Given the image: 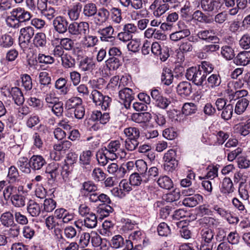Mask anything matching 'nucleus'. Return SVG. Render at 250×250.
Here are the masks:
<instances>
[{
  "label": "nucleus",
  "mask_w": 250,
  "mask_h": 250,
  "mask_svg": "<svg viewBox=\"0 0 250 250\" xmlns=\"http://www.w3.org/2000/svg\"><path fill=\"white\" fill-rule=\"evenodd\" d=\"M214 67L213 65L208 62H202L198 65V72L194 84L197 86H203L207 84V75L212 72Z\"/></svg>",
  "instance_id": "nucleus-1"
},
{
  "label": "nucleus",
  "mask_w": 250,
  "mask_h": 250,
  "mask_svg": "<svg viewBox=\"0 0 250 250\" xmlns=\"http://www.w3.org/2000/svg\"><path fill=\"white\" fill-rule=\"evenodd\" d=\"M68 33L75 37H80L89 32V25L86 21H74L69 24Z\"/></svg>",
  "instance_id": "nucleus-2"
},
{
  "label": "nucleus",
  "mask_w": 250,
  "mask_h": 250,
  "mask_svg": "<svg viewBox=\"0 0 250 250\" xmlns=\"http://www.w3.org/2000/svg\"><path fill=\"white\" fill-rule=\"evenodd\" d=\"M90 98L96 106H99L103 110H106L110 106L112 99L108 96L104 95L99 91L93 90Z\"/></svg>",
  "instance_id": "nucleus-3"
},
{
  "label": "nucleus",
  "mask_w": 250,
  "mask_h": 250,
  "mask_svg": "<svg viewBox=\"0 0 250 250\" xmlns=\"http://www.w3.org/2000/svg\"><path fill=\"white\" fill-rule=\"evenodd\" d=\"M223 40L228 44L222 46L221 55L227 61L233 60L235 54L234 45L232 43L233 38L230 36H227L224 37Z\"/></svg>",
  "instance_id": "nucleus-4"
},
{
  "label": "nucleus",
  "mask_w": 250,
  "mask_h": 250,
  "mask_svg": "<svg viewBox=\"0 0 250 250\" xmlns=\"http://www.w3.org/2000/svg\"><path fill=\"white\" fill-rule=\"evenodd\" d=\"M138 33V28L134 23H127L125 24L123 27L122 31L119 33L117 35L118 39L123 42L130 41L133 35Z\"/></svg>",
  "instance_id": "nucleus-5"
},
{
  "label": "nucleus",
  "mask_w": 250,
  "mask_h": 250,
  "mask_svg": "<svg viewBox=\"0 0 250 250\" xmlns=\"http://www.w3.org/2000/svg\"><path fill=\"white\" fill-rule=\"evenodd\" d=\"M35 30L31 26H27L20 29L19 44L21 47H27L31 39L35 36Z\"/></svg>",
  "instance_id": "nucleus-6"
},
{
  "label": "nucleus",
  "mask_w": 250,
  "mask_h": 250,
  "mask_svg": "<svg viewBox=\"0 0 250 250\" xmlns=\"http://www.w3.org/2000/svg\"><path fill=\"white\" fill-rule=\"evenodd\" d=\"M150 95L155 105L161 109H167L171 103L169 99L164 97L158 89H152Z\"/></svg>",
  "instance_id": "nucleus-7"
},
{
  "label": "nucleus",
  "mask_w": 250,
  "mask_h": 250,
  "mask_svg": "<svg viewBox=\"0 0 250 250\" xmlns=\"http://www.w3.org/2000/svg\"><path fill=\"white\" fill-rule=\"evenodd\" d=\"M170 6L168 3H162L158 0H154L149 6V10L152 12L156 18H160L169 9Z\"/></svg>",
  "instance_id": "nucleus-8"
},
{
  "label": "nucleus",
  "mask_w": 250,
  "mask_h": 250,
  "mask_svg": "<svg viewBox=\"0 0 250 250\" xmlns=\"http://www.w3.org/2000/svg\"><path fill=\"white\" fill-rule=\"evenodd\" d=\"M119 97L124 106L126 109L130 107L131 103L134 98V94L132 90L129 88H124L118 92Z\"/></svg>",
  "instance_id": "nucleus-9"
},
{
  "label": "nucleus",
  "mask_w": 250,
  "mask_h": 250,
  "mask_svg": "<svg viewBox=\"0 0 250 250\" xmlns=\"http://www.w3.org/2000/svg\"><path fill=\"white\" fill-rule=\"evenodd\" d=\"M214 34L215 33L213 29H203L198 32V37L200 41L206 42H211L212 43H219L220 39Z\"/></svg>",
  "instance_id": "nucleus-10"
},
{
  "label": "nucleus",
  "mask_w": 250,
  "mask_h": 250,
  "mask_svg": "<svg viewBox=\"0 0 250 250\" xmlns=\"http://www.w3.org/2000/svg\"><path fill=\"white\" fill-rule=\"evenodd\" d=\"M53 25L55 30L60 34H63L68 31V22L66 19L61 16H58L54 18Z\"/></svg>",
  "instance_id": "nucleus-11"
},
{
  "label": "nucleus",
  "mask_w": 250,
  "mask_h": 250,
  "mask_svg": "<svg viewBox=\"0 0 250 250\" xmlns=\"http://www.w3.org/2000/svg\"><path fill=\"white\" fill-rule=\"evenodd\" d=\"M11 11L14 13L16 18L20 23L29 21L32 17V15L30 12L21 7L14 8Z\"/></svg>",
  "instance_id": "nucleus-12"
},
{
  "label": "nucleus",
  "mask_w": 250,
  "mask_h": 250,
  "mask_svg": "<svg viewBox=\"0 0 250 250\" xmlns=\"http://www.w3.org/2000/svg\"><path fill=\"white\" fill-rule=\"evenodd\" d=\"M81 192L84 196L88 197L90 201V197L92 194L96 193L99 191L98 186L92 181H87L82 184L81 189Z\"/></svg>",
  "instance_id": "nucleus-13"
},
{
  "label": "nucleus",
  "mask_w": 250,
  "mask_h": 250,
  "mask_svg": "<svg viewBox=\"0 0 250 250\" xmlns=\"http://www.w3.org/2000/svg\"><path fill=\"white\" fill-rule=\"evenodd\" d=\"M176 91L178 94L183 98L189 97L192 92V85L188 82H181L177 85Z\"/></svg>",
  "instance_id": "nucleus-14"
},
{
  "label": "nucleus",
  "mask_w": 250,
  "mask_h": 250,
  "mask_svg": "<svg viewBox=\"0 0 250 250\" xmlns=\"http://www.w3.org/2000/svg\"><path fill=\"white\" fill-rule=\"evenodd\" d=\"M30 160L31 169L34 171L41 169L47 164L45 158L41 155H33Z\"/></svg>",
  "instance_id": "nucleus-15"
},
{
  "label": "nucleus",
  "mask_w": 250,
  "mask_h": 250,
  "mask_svg": "<svg viewBox=\"0 0 250 250\" xmlns=\"http://www.w3.org/2000/svg\"><path fill=\"white\" fill-rule=\"evenodd\" d=\"M98 33L101 36L100 38L102 42L113 41L115 40V38L113 36L114 29L111 25L99 29Z\"/></svg>",
  "instance_id": "nucleus-16"
},
{
  "label": "nucleus",
  "mask_w": 250,
  "mask_h": 250,
  "mask_svg": "<svg viewBox=\"0 0 250 250\" xmlns=\"http://www.w3.org/2000/svg\"><path fill=\"white\" fill-rule=\"evenodd\" d=\"M90 202L94 203H101V205H109L111 204L109 197L106 194L98 191L96 193L92 194L90 197Z\"/></svg>",
  "instance_id": "nucleus-17"
},
{
  "label": "nucleus",
  "mask_w": 250,
  "mask_h": 250,
  "mask_svg": "<svg viewBox=\"0 0 250 250\" xmlns=\"http://www.w3.org/2000/svg\"><path fill=\"white\" fill-rule=\"evenodd\" d=\"M60 171L59 164L52 162L47 165L45 172L49 175L50 179L55 180L59 175Z\"/></svg>",
  "instance_id": "nucleus-18"
},
{
  "label": "nucleus",
  "mask_w": 250,
  "mask_h": 250,
  "mask_svg": "<svg viewBox=\"0 0 250 250\" xmlns=\"http://www.w3.org/2000/svg\"><path fill=\"white\" fill-rule=\"evenodd\" d=\"M79 67L83 71L92 72L95 69L96 63L93 59L86 57L81 60Z\"/></svg>",
  "instance_id": "nucleus-19"
},
{
  "label": "nucleus",
  "mask_w": 250,
  "mask_h": 250,
  "mask_svg": "<svg viewBox=\"0 0 250 250\" xmlns=\"http://www.w3.org/2000/svg\"><path fill=\"white\" fill-rule=\"evenodd\" d=\"M233 62L237 65H247L250 62V52L246 51L239 52L234 57Z\"/></svg>",
  "instance_id": "nucleus-20"
},
{
  "label": "nucleus",
  "mask_w": 250,
  "mask_h": 250,
  "mask_svg": "<svg viewBox=\"0 0 250 250\" xmlns=\"http://www.w3.org/2000/svg\"><path fill=\"white\" fill-rule=\"evenodd\" d=\"M47 40L46 37L44 33L39 32L36 33L33 40L34 46L40 49L46 47Z\"/></svg>",
  "instance_id": "nucleus-21"
},
{
  "label": "nucleus",
  "mask_w": 250,
  "mask_h": 250,
  "mask_svg": "<svg viewBox=\"0 0 250 250\" xmlns=\"http://www.w3.org/2000/svg\"><path fill=\"white\" fill-rule=\"evenodd\" d=\"M10 93L15 104L19 106L23 104L24 102V98L20 88L18 87L11 88Z\"/></svg>",
  "instance_id": "nucleus-22"
},
{
  "label": "nucleus",
  "mask_w": 250,
  "mask_h": 250,
  "mask_svg": "<svg viewBox=\"0 0 250 250\" xmlns=\"http://www.w3.org/2000/svg\"><path fill=\"white\" fill-rule=\"evenodd\" d=\"M121 146L120 143L118 140L111 141L106 146L103 147L104 151L111 155V159H116L118 156L116 152L119 149Z\"/></svg>",
  "instance_id": "nucleus-23"
},
{
  "label": "nucleus",
  "mask_w": 250,
  "mask_h": 250,
  "mask_svg": "<svg viewBox=\"0 0 250 250\" xmlns=\"http://www.w3.org/2000/svg\"><path fill=\"white\" fill-rule=\"evenodd\" d=\"M91 118L93 121L99 122L100 123L103 125L108 123L110 119L108 113L104 112L102 113L101 111L98 110L93 111Z\"/></svg>",
  "instance_id": "nucleus-24"
},
{
  "label": "nucleus",
  "mask_w": 250,
  "mask_h": 250,
  "mask_svg": "<svg viewBox=\"0 0 250 250\" xmlns=\"http://www.w3.org/2000/svg\"><path fill=\"white\" fill-rule=\"evenodd\" d=\"M30 159L26 157H20L17 162V165L21 171L25 173H30L31 171V167Z\"/></svg>",
  "instance_id": "nucleus-25"
},
{
  "label": "nucleus",
  "mask_w": 250,
  "mask_h": 250,
  "mask_svg": "<svg viewBox=\"0 0 250 250\" xmlns=\"http://www.w3.org/2000/svg\"><path fill=\"white\" fill-rule=\"evenodd\" d=\"M203 200V196L199 194L191 196H188L183 200V204L188 207H194L201 203Z\"/></svg>",
  "instance_id": "nucleus-26"
},
{
  "label": "nucleus",
  "mask_w": 250,
  "mask_h": 250,
  "mask_svg": "<svg viewBox=\"0 0 250 250\" xmlns=\"http://www.w3.org/2000/svg\"><path fill=\"white\" fill-rule=\"evenodd\" d=\"M236 103L234 112L237 114H241L247 109L250 103V98H238Z\"/></svg>",
  "instance_id": "nucleus-27"
},
{
  "label": "nucleus",
  "mask_w": 250,
  "mask_h": 250,
  "mask_svg": "<svg viewBox=\"0 0 250 250\" xmlns=\"http://www.w3.org/2000/svg\"><path fill=\"white\" fill-rule=\"evenodd\" d=\"M201 6L204 11L211 12L217 10L218 3L215 0H201Z\"/></svg>",
  "instance_id": "nucleus-28"
},
{
  "label": "nucleus",
  "mask_w": 250,
  "mask_h": 250,
  "mask_svg": "<svg viewBox=\"0 0 250 250\" xmlns=\"http://www.w3.org/2000/svg\"><path fill=\"white\" fill-rule=\"evenodd\" d=\"M0 222L5 227H10L14 223V214L10 211L2 213L0 217Z\"/></svg>",
  "instance_id": "nucleus-29"
},
{
  "label": "nucleus",
  "mask_w": 250,
  "mask_h": 250,
  "mask_svg": "<svg viewBox=\"0 0 250 250\" xmlns=\"http://www.w3.org/2000/svg\"><path fill=\"white\" fill-rule=\"evenodd\" d=\"M65 107L70 112L83 105V100L79 97H72L65 102Z\"/></svg>",
  "instance_id": "nucleus-30"
},
{
  "label": "nucleus",
  "mask_w": 250,
  "mask_h": 250,
  "mask_svg": "<svg viewBox=\"0 0 250 250\" xmlns=\"http://www.w3.org/2000/svg\"><path fill=\"white\" fill-rule=\"evenodd\" d=\"M131 118L136 123H145L149 121L151 116L148 112L135 113L132 114Z\"/></svg>",
  "instance_id": "nucleus-31"
},
{
  "label": "nucleus",
  "mask_w": 250,
  "mask_h": 250,
  "mask_svg": "<svg viewBox=\"0 0 250 250\" xmlns=\"http://www.w3.org/2000/svg\"><path fill=\"white\" fill-rule=\"evenodd\" d=\"M110 16L109 11L105 8H101L97 10L95 22L97 24H101L105 22Z\"/></svg>",
  "instance_id": "nucleus-32"
},
{
  "label": "nucleus",
  "mask_w": 250,
  "mask_h": 250,
  "mask_svg": "<svg viewBox=\"0 0 250 250\" xmlns=\"http://www.w3.org/2000/svg\"><path fill=\"white\" fill-rule=\"evenodd\" d=\"M125 240L123 237L119 234L113 236L109 241V244L111 248L114 249L123 248L125 245Z\"/></svg>",
  "instance_id": "nucleus-33"
},
{
  "label": "nucleus",
  "mask_w": 250,
  "mask_h": 250,
  "mask_svg": "<svg viewBox=\"0 0 250 250\" xmlns=\"http://www.w3.org/2000/svg\"><path fill=\"white\" fill-rule=\"evenodd\" d=\"M82 5L80 3H77L73 5L68 10V15L72 21H76L80 17L82 11Z\"/></svg>",
  "instance_id": "nucleus-34"
},
{
  "label": "nucleus",
  "mask_w": 250,
  "mask_h": 250,
  "mask_svg": "<svg viewBox=\"0 0 250 250\" xmlns=\"http://www.w3.org/2000/svg\"><path fill=\"white\" fill-rule=\"evenodd\" d=\"M107 171L112 174H115L117 177H123L126 172L123 167H119L116 163H113L109 165L107 167Z\"/></svg>",
  "instance_id": "nucleus-35"
},
{
  "label": "nucleus",
  "mask_w": 250,
  "mask_h": 250,
  "mask_svg": "<svg viewBox=\"0 0 250 250\" xmlns=\"http://www.w3.org/2000/svg\"><path fill=\"white\" fill-rule=\"evenodd\" d=\"M129 181L132 186H138L142 183H146L148 182V178L146 177H142L138 172L131 174L129 177Z\"/></svg>",
  "instance_id": "nucleus-36"
},
{
  "label": "nucleus",
  "mask_w": 250,
  "mask_h": 250,
  "mask_svg": "<svg viewBox=\"0 0 250 250\" xmlns=\"http://www.w3.org/2000/svg\"><path fill=\"white\" fill-rule=\"evenodd\" d=\"M96 158L99 164L102 166H104L107 164L108 159H111V155L104 151L103 147L97 152Z\"/></svg>",
  "instance_id": "nucleus-37"
},
{
  "label": "nucleus",
  "mask_w": 250,
  "mask_h": 250,
  "mask_svg": "<svg viewBox=\"0 0 250 250\" xmlns=\"http://www.w3.org/2000/svg\"><path fill=\"white\" fill-rule=\"evenodd\" d=\"M27 210L32 217H37L41 212V206L39 204L31 200L27 205Z\"/></svg>",
  "instance_id": "nucleus-38"
},
{
  "label": "nucleus",
  "mask_w": 250,
  "mask_h": 250,
  "mask_svg": "<svg viewBox=\"0 0 250 250\" xmlns=\"http://www.w3.org/2000/svg\"><path fill=\"white\" fill-rule=\"evenodd\" d=\"M13 35L5 34L0 37V47L1 48H9L14 42Z\"/></svg>",
  "instance_id": "nucleus-39"
},
{
  "label": "nucleus",
  "mask_w": 250,
  "mask_h": 250,
  "mask_svg": "<svg viewBox=\"0 0 250 250\" xmlns=\"http://www.w3.org/2000/svg\"><path fill=\"white\" fill-rule=\"evenodd\" d=\"M19 173L17 168L14 166H11L8 169L7 176L9 183L15 184L19 182Z\"/></svg>",
  "instance_id": "nucleus-40"
},
{
  "label": "nucleus",
  "mask_w": 250,
  "mask_h": 250,
  "mask_svg": "<svg viewBox=\"0 0 250 250\" xmlns=\"http://www.w3.org/2000/svg\"><path fill=\"white\" fill-rule=\"evenodd\" d=\"M173 80V75L172 71L167 68L164 67L161 75V81L165 85H169Z\"/></svg>",
  "instance_id": "nucleus-41"
},
{
  "label": "nucleus",
  "mask_w": 250,
  "mask_h": 250,
  "mask_svg": "<svg viewBox=\"0 0 250 250\" xmlns=\"http://www.w3.org/2000/svg\"><path fill=\"white\" fill-rule=\"evenodd\" d=\"M55 61L54 57L50 55L39 53L36 57V60L32 61V64H34V62L45 64H52L55 62Z\"/></svg>",
  "instance_id": "nucleus-42"
},
{
  "label": "nucleus",
  "mask_w": 250,
  "mask_h": 250,
  "mask_svg": "<svg viewBox=\"0 0 250 250\" xmlns=\"http://www.w3.org/2000/svg\"><path fill=\"white\" fill-rule=\"evenodd\" d=\"M234 188L231 180L229 178L225 177L223 180L221 191L223 193H230L234 191Z\"/></svg>",
  "instance_id": "nucleus-43"
},
{
  "label": "nucleus",
  "mask_w": 250,
  "mask_h": 250,
  "mask_svg": "<svg viewBox=\"0 0 250 250\" xmlns=\"http://www.w3.org/2000/svg\"><path fill=\"white\" fill-rule=\"evenodd\" d=\"M97 7L93 2H88L85 4L83 8V13L85 17H91L97 14Z\"/></svg>",
  "instance_id": "nucleus-44"
},
{
  "label": "nucleus",
  "mask_w": 250,
  "mask_h": 250,
  "mask_svg": "<svg viewBox=\"0 0 250 250\" xmlns=\"http://www.w3.org/2000/svg\"><path fill=\"white\" fill-rule=\"evenodd\" d=\"M124 133L126 139L138 140L140 136L139 128L135 127H129L124 129Z\"/></svg>",
  "instance_id": "nucleus-45"
},
{
  "label": "nucleus",
  "mask_w": 250,
  "mask_h": 250,
  "mask_svg": "<svg viewBox=\"0 0 250 250\" xmlns=\"http://www.w3.org/2000/svg\"><path fill=\"white\" fill-rule=\"evenodd\" d=\"M192 19L198 22L208 24L211 23L213 21L212 19L200 10H196L193 13Z\"/></svg>",
  "instance_id": "nucleus-46"
},
{
  "label": "nucleus",
  "mask_w": 250,
  "mask_h": 250,
  "mask_svg": "<svg viewBox=\"0 0 250 250\" xmlns=\"http://www.w3.org/2000/svg\"><path fill=\"white\" fill-rule=\"evenodd\" d=\"M83 36V44L86 48L94 47L98 42V39L96 36L87 34Z\"/></svg>",
  "instance_id": "nucleus-47"
},
{
  "label": "nucleus",
  "mask_w": 250,
  "mask_h": 250,
  "mask_svg": "<svg viewBox=\"0 0 250 250\" xmlns=\"http://www.w3.org/2000/svg\"><path fill=\"white\" fill-rule=\"evenodd\" d=\"M84 226L89 229L95 228L97 225V217L93 212L87 215L84 219Z\"/></svg>",
  "instance_id": "nucleus-48"
},
{
  "label": "nucleus",
  "mask_w": 250,
  "mask_h": 250,
  "mask_svg": "<svg viewBox=\"0 0 250 250\" xmlns=\"http://www.w3.org/2000/svg\"><path fill=\"white\" fill-rule=\"evenodd\" d=\"M56 201L51 198H46L44 200L43 203V209L42 212H52L56 208Z\"/></svg>",
  "instance_id": "nucleus-49"
},
{
  "label": "nucleus",
  "mask_w": 250,
  "mask_h": 250,
  "mask_svg": "<svg viewBox=\"0 0 250 250\" xmlns=\"http://www.w3.org/2000/svg\"><path fill=\"white\" fill-rule=\"evenodd\" d=\"M12 204L16 208H22L25 205V198L22 195L16 193L11 197Z\"/></svg>",
  "instance_id": "nucleus-50"
},
{
  "label": "nucleus",
  "mask_w": 250,
  "mask_h": 250,
  "mask_svg": "<svg viewBox=\"0 0 250 250\" xmlns=\"http://www.w3.org/2000/svg\"><path fill=\"white\" fill-rule=\"evenodd\" d=\"M114 224L111 221H104L102 225V229L100 230L101 234L109 236L112 235Z\"/></svg>",
  "instance_id": "nucleus-51"
},
{
  "label": "nucleus",
  "mask_w": 250,
  "mask_h": 250,
  "mask_svg": "<svg viewBox=\"0 0 250 250\" xmlns=\"http://www.w3.org/2000/svg\"><path fill=\"white\" fill-rule=\"evenodd\" d=\"M157 183L160 187L165 189H170L173 187L172 180L167 176L160 177L157 180Z\"/></svg>",
  "instance_id": "nucleus-52"
},
{
  "label": "nucleus",
  "mask_w": 250,
  "mask_h": 250,
  "mask_svg": "<svg viewBox=\"0 0 250 250\" xmlns=\"http://www.w3.org/2000/svg\"><path fill=\"white\" fill-rule=\"evenodd\" d=\"M123 60L119 59H107L105 61V65L109 70H115L118 69L123 63Z\"/></svg>",
  "instance_id": "nucleus-53"
},
{
  "label": "nucleus",
  "mask_w": 250,
  "mask_h": 250,
  "mask_svg": "<svg viewBox=\"0 0 250 250\" xmlns=\"http://www.w3.org/2000/svg\"><path fill=\"white\" fill-rule=\"evenodd\" d=\"M111 19L115 23H120L123 20L121 10L117 7H112L110 11Z\"/></svg>",
  "instance_id": "nucleus-54"
},
{
  "label": "nucleus",
  "mask_w": 250,
  "mask_h": 250,
  "mask_svg": "<svg viewBox=\"0 0 250 250\" xmlns=\"http://www.w3.org/2000/svg\"><path fill=\"white\" fill-rule=\"evenodd\" d=\"M113 210V208L110 204L106 205H99L97 210V212L100 215L102 218L107 217Z\"/></svg>",
  "instance_id": "nucleus-55"
},
{
  "label": "nucleus",
  "mask_w": 250,
  "mask_h": 250,
  "mask_svg": "<svg viewBox=\"0 0 250 250\" xmlns=\"http://www.w3.org/2000/svg\"><path fill=\"white\" fill-rule=\"evenodd\" d=\"M61 61L62 64L65 68H73L75 65V60L67 53L64 54Z\"/></svg>",
  "instance_id": "nucleus-56"
},
{
  "label": "nucleus",
  "mask_w": 250,
  "mask_h": 250,
  "mask_svg": "<svg viewBox=\"0 0 250 250\" xmlns=\"http://www.w3.org/2000/svg\"><path fill=\"white\" fill-rule=\"evenodd\" d=\"M197 105L192 103H185L182 107V112L186 116L191 115L196 113Z\"/></svg>",
  "instance_id": "nucleus-57"
},
{
  "label": "nucleus",
  "mask_w": 250,
  "mask_h": 250,
  "mask_svg": "<svg viewBox=\"0 0 250 250\" xmlns=\"http://www.w3.org/2000/svg\"><path fill=\"white\" fill-rule=\"evenodd\" d=\"M92 156L93 153L91 151H83L80 156V164L85 166L90 165Z\"/></svg>",
  "instance_id": "nucleus-58"
},
{
  "label": "nucleus",
  "mask_w": 250,
  "mask_h": 250,
  "mask_svg": "<svg viewBox=\"0 0 250 250\" xmlns=\"http://www.w3.org/2000/svg\"><path fill=\"white\" fill-rule=\"evenodd\" d=\"M135 164L138 173H140L142 177H146V172L148 169L146 163L142 159H139L136 161Z\"/></svg>",
  "instance_id": "nucleus-59"
},
{
  "label": "nucleus",
  "mask_w": 250,
  "mask_h": 250,
  "mask_svg": "<svg viewBox=\"0 0 250 250\" xmlns=\"http://www.w3.org/2000/svg\"><path fill=\"white\" fill-rule=\"evenodd\" d=\"M207 84L211 88H214L219 86L221 83V78L219 74H212L207 79Z\"/></svg>",
  "instance_id": "nucleus-60"
},
{
  "label": "nucleus",
  "mask_w": 250,
  "mask_h": 250,
  "mask_svg": "<svg viewBox=\"0 0 250 250\" xmlns=\"http://www.w3.org/2000/svg\"><path fill=\"white\" fill-rule=\"evenodd\" d=\"M20 78L21 82V86L24 88L25 90H30L33 86L31 77L27 74H24L21 75Z\"/></svg>",
  "instance_id": "nucleus-61"
},
{
  "label": "nucleus",
  "mask_w": 250,
  "mask_h": 250,
  "mask_svg": "<svg viewBox=\"0 0 250 250\" xmlns=\"http://www.w3.org/2000/svg\"><path fill=\"white\" fill-rule=\"evenodd\" d=\"M92 179L97 182L104 181L106 177V174L99 167H95L92 171Z\"/></svg>",
  "instance_id": "nucleus-62"
},
{
  "label": "nucleus",
  "mask_w": 250,
  "mask_h": 250,
  "mask_svg": "<svg viewBox=\"0 0 250 250\" xmlns=\"http://www.w3.org/2000/svg\"><path fill=\"white\" fill-rule=\"evenodd\" d=\"M108 59H124L121 50L117 47L114 46L109 48L108 51Z\"/></svg>",
  "instance_id": "nucleus-63"
},
{
  "label": "nucleus",
  "mask_w": 250,
  "mask_h": 250,
  "mask_svg": "<svg viewBox=\"0 0 250 250\" xmlns=\"http://www.w3.org/2000/svg\"><path fill=\"white\" fill-rule=\"evenodd\" d=\"M201 239L206 242H212L214 239V233L210 229H204L201 231Z\"/></svg>",
  "instance_id": "nucleus-64"
}]
</instances>
